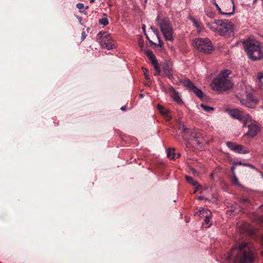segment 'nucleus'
Masks as SVG:
<instances>
[{"label": "nucleus", "mask_w": 263, "mask_h": 263, "mask_svg": "<svg viewBox=\"0 0 263 263\" xmlns=\"http://www.w3.org/2000/svg\"><path fill=\"white\" fill-rule=\"evenodd\" d=\"M228 259H234V263H253L257 259L253 245L249 242L242 243L233 248Z\"/></svg>", "instance_id": "1"}, {"label": "nucleus", "mask_w": 263, "mask_h": 263, "mask_svg": "<svg viewBox=\"0 0 263 263\" xmlns=\"http://www.w3.org/2000/svg\"><path fill=\"white\" fill-rule=\"evenodd\" d=\"M231 71L229 70L222 71L212 81L211 87L216 91H226L231 88L233 86L231 78L229 76Z\"/></svg>", "instance_id": "2"}, {"label": "nucleus", "mask_w": 263, "mask_h": 263, "mask_svg": "<svg viewBox=\"0 0 263 263\" xmlns=\"http://www.w3.org/2000/svg\"><path fill=\"white\" fill-rule=\"evenodd\" d=\"M244 48L252 61H258L263 58V51L260 43L255 40H248L243 42Z\"/></svg>", "instance_id": "3"}, {"label": "nucleus", "mask_w": 263, "mask_h": 263, "mask_svg": "<svg viewBox=\"0 0 263 263\" xmlns=\"http://www.w3.org/2000/svg\"><path fill=\"white\" fill-rule=\"evenodd\" d=\"M157 25L160 27V30L164 38L167 41L173 40V29L170 21L166 18H161L158 16L156 18Z\"/></svg>", "instance_id": "4"}, {"label": "nucleus", "mask_w": 263, "mask_h": 263, "mask_svg": "<svg viewBox=\"0 0 263 263\" xmlns=\"http://www.w3.org/2000/svg\"><path fill=\"white\" fill-rule=\"evenodd\" d=\"M193 44L195 48L205 53H210L213 50V46L208 38L195 39Z\"/></svg>", "instance_id": "5"}, {"label": "nucleus", "mask_w": 263, "mask_h": 263, "mask_svg": "<svg viewBox=\"0 0 263 263\" xmlns=\"http://www.w3.org/2000/svg\"><path fill=\"white\" fill-rule=\"evenodd\" d=\"M227 111L232 118L238 119V120L242 121L243 123L245 121L246 123L250 121V116L246 114L242 110L237 108H234L228 109Z\"/></svg>", "instance_id": "6"}, {"label": "nucleus", "mask_w": 263, "mask_h": 263, "mask_svg": "<svg viewBox=\"0 0 263 263\" xmlns=\"http://www.w3.org/2000/svg\"><path fill=\"white\" fill-rule=\"evenodd\" d=\"M234 30V25L229 20H221L218 33L220 35H230Z\"/></svg>", "instance_id": "7"}, {"label": "nucleus", "mask_w": 263, "mask_h": 263, "mask_svg": "<svg viewBox=\"0 0 263 263\" xmlns=\"http://www.w3.org/2000/svg\"><path fill=\"white\" fill-rule=\"evenodd\" d=\"M243 126L248 127L249 130L246 135L251 138L255 137L259 131V126L254 121L252 120L251 117L250 121H249L247 123L245 121L243 123Z\"/></svg>", "instance_id": "8"}, {"label": "nucleus", "mask_w": 263, "mask_h": 263, "mask_svg": "<svg viewBox=\"0 0 263 263\" xmlns=\"http://www.w3.org/2000/svg\"><path fill=\"white\" fill-rule=\"evenodd\" d=\"M183 85L189 90L192 91L198 97L202 98L203 96L202 91L197 88L189 79L183 80L182 82Z\"/></svg>", "instance_id": "9"}, {"label": "nucleus", "mask_w": 263, "mask_h": 263, "mask_svg": "<svg viewBox=\"0 0 263 263\" xmlns=\"http://www.w3.org/2000/svg\"><path fill=\"white\" fill-rule=\"evenodd\" d=\"M227 146L232 151L240 154H248L249 151L241 145L236 144L234 143L229 142L227 143Z\"/></svg>", "instance_id": "10"}, {"label": "nucleus", "mask_w": 263, "mask_h": 263, "mask_svg": "<svg viewBox=\"0 0 263 263\" xmlns=\"http://www.w3.org/2000/svg\"><path fill=\"white\" fill-rule=\"evenodd\" d=\"M145 53L146 55L148 57V58L151 60L154 69L155 70V75L159 74L160 72V69L159 68L158 63L157 62V59H156V57L153 52L151 50H146L145 51Z\"/></svg>", "instance_id": "11"}, {"label": "nucleus", "mask_w": 263, "mask_h": 263, "mask_svg": "<svg viewBox=\"0 0 263 263\" xmlns=\"http://www.w3.org/2000/svg\"><path fill=\"white\" fill-rule=\"evenodd\" d=\"M100 43L103 48H106L109 50L113 49L115 47L112 41L107 33L106 36L105 35L104 36H102V38L100 41Z\"/></svg>", "instance_id": "12"}, {"label": "nucleus", "mask_w": 263, "mask_h": 263, "mask_svg": "<svg viewBox=\"0 0 263 263\" xmlns=\"http://www.w3.org/2000/svg\"><path fill=\"white\" fill-rule=\"evenodd\" d=\"M204 134V132L199 129H195L192 133V137L195 143L198 145L203 142Z\"/></svg>", "instance_id": "13"}, {"label": "nucleus", "mask_w": 263, "mask_h": 263, "mask_svg": "<svg viewBox=\"0 0 263 263\" xmlns=\"http://www.w3.org/2000/svg\"><path fill=\"white\" fill-rule=\"evenodd\" d=\"M242 105L249 108H254L257 104V101L253 99L250 95H247V99L241 100Z\"/></svg>", "instance_id": "14"}, {"label": "nucleus", "mask_w": 263, "mask_h": 263, "mask_svg": "<svg viewBox=\"0 0 263 263\" xmlns=\"http://www.w3.org/2000/svg\"><path fill=\"white\" fill-rule=\"evenodd\" d=\"M185 179L186 181L189 183L192 184L193 186L195 187V190L194 192V193H195L198 191H200V193H203L204 192L207 191V189L202 190V187L200 185H199L198 182L194 180L192 177L188 176H186Z\"/></svg>", "instance_id": "15"}, {"label": "nucleus", "mask_w": 263, "mask_h": 263, "mask_svg": "<svg viewBox=\"0 0 263 263\" xmlns=\"http://www.w3.org/2000/svg\"><path fill=\"white\" fill-rule=\"evenodd\" d=\"M220 22H221V20H216L214 22L207 23L206 26L211 30L218 32Z\"/></svg>", "instance_id": "16"}, {"label": "nucleus", "mask_w": 263, "mask_h": 263, "mask_svg": "<svg viewBox=\"0 0 263 263\" xmlns=\"http://www.w3.org/2000/svg\"><path fill=\"white\" fill-rule=\"evenodd\" d=\"M170 95L173 98L174 101L178 104H181L182 101L180 98V95L177 92L175 89L173 87H171L170 89Z\"/></svg>", "instance_id": "17"}, {"label": "nucleus", "mask_w": 263, "mask_h": 263, "mask_svg": "<svg viewBox=\"0 0 263 263\" xmlns=\"http://www.w3.org/2000/svg\"><path fill=\"white\" fill-rule=\"evenodd\" d=\"M162 69L165 76L170 78L172 77V71L171 70L170 66L167 64H164V65H163L162 66Z\"/></svg>", "instance_id": "18"}, {"label": "nucleus", "mask_w": 263, "mask_h": 263, "mask_svg": "<svg viewBox=\"0 0 263 263\" xmlns=\"http://www.w3.org/2000/svg\"><path fill=\"white\" fill-rule=\"evenodd\" d=\"M158 109L161 114L165 117L166 120H170L171 119V116L169 115V111L167 109L164 108L160 105H158Z\"/></svg>", "instance_id": "19"}, {"label": "nucleus", "mask_w": 263, "mask_h": 263, "mask_svg": "<svg viewBox=\"0 0 263 263\" xmlns=\"http://www.w3.org/2000/svg\"><path fill=\"white\" fill-rule=\"evenodd\" d=\"M189 19L192 22L194 26L197 28L198 31L199 32H200L201 30V26L200 23L192 16H190Z\"/></svg>", "instance_id": "20"}, {"label": "nucleus", "mask_w": 263, "mask_h": 263, "mask_svg": "<svg viewBox=\"0 0 263 263\" xmlns=\"http://www.w3.org/2000/svg\"><path fill=\"white\" fill-rule=\"evenodd\" d=\"M196 214H197V213ZM198 214L200 217H205V215H212V213L208 209H202L199 211Z\"/></svg>", "instance_id": "21"}, {"label": "nucleus", "mask_w": 263, "mask_h": 263, "mask_svg": "<svg viewBox=\"0 0 263 263\" xmlns=\"http://www.w3.org/2000/svg\"><path fill=\"white\" fill-rule=\"evenodd\" d=\"M151 28L152 29V30H153V32L156 35V36H157V39L158 40V42H159L158 45L160 46H162V45H163V43H162V42L161 40L160 35L157 29H154V28H153L152 27H151Z\"/></svg>", "instance_id": "22"}, {"label": "nucleus", "mask_w": 263, "mask_h": 263, "mask_svg": "<svg viewBox=\"0 0 263 263\" xmlns=\"http://www.w3.org/2000/svg\"><path fill=\"white\" fill-rule=\"evenodd\" d=\"M215 5L216 7V8H217V9L218 10L219 12L221 13V14H224V15H232L233 13H234V7L232 8V10L231 12H222L221 10V8L219 7V6L218 5V4H217L216 3H215Z\"/></svg>", "instance_id": "23"}, {"label": "nucleus", "mask_w": 263, "mask_h": 263, "mask_svg": "<svg viewBox=\"0 0 263 263\" xmlns=\"http://www.w3.org/2000/svg\"><path fill=\"white\" fill-rule=\"evenodd\" d=\"M211 216H212V215H205L204 222L203 223V225L206 228H208L210 227Z\"/></svg>", "instance_id": "24"}, {"label": "nucleus", "mask_w": 263, "mask_h": 263, "mask_svg": "<svg viewBox=\"0 0 263 263\" xmlns=\"http://www.w3.org/2000/svg\"><path fill=\"white\" fill-rule=\"evenodd\" d=\"M104 17L100 18L99 20V23L100 24L103 25L104 26H107L108 24V21L107 18L106 17V14H104Z\"/></svg>", "instance_id": "25"}, {"label": "nucleus", "mask_w": 263, "mask_h": 263, "mask_svg": "<svg viewBox=\"0 0 263 263\" xmlns=\"http://www.w3.org/2000/svg\"><path fill=\"white\" fill-rule=\"evenodd\" d=\"M175 153L174 149H169L167 152V157L171 159H174L175 157Z\"/></svg>", "instance_id": "26"}, {"label": "nucleus", "mask_w": 263, "mask_h": 263, "mask_svg": "<svg viewBox=\"0 0 263 263\" xmlns=\"http://www.w3.org/2000/svg\"><path fill=\"white\" fill-rule=\"evenodd\" d=\"M221 170V169L219 166L216 167L213 172L211 175V178L212 179H214V176L218 175V174L220 172Z\"/></svg>", "instance_id": "27"}, {"label": "nucleus", "mask_w": 263, "mask_h": 263, "mask_svg": "<svg viewBox=\"0 0 263 263\" xmlns=\"http://www.w3.org/2000/svg\"><path fill=\"white\" fill-rule=\"evenodd\" d=\"M200 106L205 111H211L214 109L213 107L205 105L203 104H200Z\"/></svg>", "instance_id": "28"}, {"label": "nucleus", "mask_w": 263, "mask_h": 263, "mask_svg": "<svg viewBox=\"0 0 263 263\" xmlns=\"http://www.w3.org/2000/svg\"><path fill=\"white\" fill-rule=\"evenodd\" d=\"M258 79L261 84V86L263 87V73L259 72L258 74Z\"/></svg>", "instance_id": "29"}, {"label": "nucleus", "mask_w": 263, "mask_h": 263, "mask_svg": "<svg viewBox=\"0 0 263 263\" xmlns=\"http://www.w3.org/2000/svg\"><path fill=\"white\" fill-rule=\"evenodd\" d=\"M232 178H233V182L234 184L239 185V181H238V180L237 178L236 177L235 173H233V175H232Z\"/></svg>", "instance_id": "30"}, {"label": "nucleus", "mask_w": 263, "mask_h": 263, "mask_svg": "<svg viewBox=\"0 0 263 263\" xmlns=\"http://www.w3.org/2000/svg\"><path fill=\"white\" fill-rule=\"evenodd\" d=\"M179 129L182 130L183 132H186L187 130H188L185 127V125L183 123H180L179 124Z\"/></svg>", "instance_id": "31"}, {"label": "nucleus", "mask_w": 263, "mask_h": 263, "mask_svg": "<svg viewBox=\"0 0 263 263\" xmlns=\"http://www.w3.org/2000/svg\"><path fill=\"white\" fill-rule=\"evenodd\" d=\"M206 15L210 17V18H213L214 17V14L213 12H210V11H206L205 12Z\"/></svg>", "instance_id": "32"}, {"label": "nucleus", "mask_w": 263, "mask_h": 263, "mask_svg": "<svg viewBox=\"0 0 263 263\" xmlns=\"http://www.w3.org/2000/svg\"><path fill=\"white\" fill-rule=\"evenodd\" d=\"M76 7L78 9L81 10L84 8V5L82 3H78L77 4Z\"/></svg>", "instance_id": "33"}, {"label": "nucleus", "mask_w": 263, "mask_h": 263, "mask_svg": "<svg viewBox=\"0 0 263 263\" xmlns=\"http://www.w3.org/2000/svg\"><path fill=\"white\" fill-rule=\"evenodd\" d=\"M86 37V33L84 31L82 32V40H84Z\"/></svg>", "instance_id": "34"}, {"label": "nucleus", "mask_w": 263, "mask_h": 263, "mask_svg": "<svg viewBox=\"0 0 263 263\" xmlns=\"http://www.w3.org/2000/svg\"><path fill=\"white\" fill-rule=\"evenodd\" d=\"M244 163H242L241 162H234V165H243Z\"/></svg>", "instance_id": "35"}, {"label": "nucleus", "mask_w": 263, "mask_h": 263, "mask_svg": "<svg viewBox=\"0 0 263 263\" xmlns=\"http://www.w3.org/2000/svg\"><path fill=\"white\" fill-rule=\"evenodd\" d=\"M191 171L194 174V175H197L198 173L194 169V168H191Z\"/></svg>", "instance_id": "36"}, {"label": "nucleus", "mask_w": 263, "mask_h": 263, "mask_svg": "<svg viewBox=\"0 0 263 263\" xmlns=\"http://www.w3.org/2000/svg\"><path fill=\"white\" fill-rule=\"evenodd\" d=\"M243 165H245V166H249V167H250L251 168H255L254 166H253L252 165H251V164H250L249 163H244Z\"/></svg>", "instance_id": "37"}, {"label": "nucleus", "mask_w": 263, "mask_h": 263, "mask_svg": "<svg viewBox=\"0 0 263 263\" xmlns=\"http://www.w3.org/2000/svg\"><path fill=\"white\" fill-rule=\"evenodd\" d=\"M235 165H234V163H233V166L231 167V171L232 172V175H233V173H235V172H234V171H235Z\"/></svg>", "instance_id": "38"}, {"label": "nucleus", "mask_w": 263, "mask_h": 263, "mask_svg": "<svg viewBox=\"0 0 263 263\" xmlns=\"http://www.w3.org/2000/svg\"><path fill=\"white\" fill-rule=\"evenodd\" d=\"M205 199V198L204 197L201 196L197 197V199H198L199 200H202V199Z\"/></svg>", "instance_id": "39"}, {"label": "nucleus", "mask_w": 263, "mask_h": 263, "mask_svg": "<svg viewBox=\"0 0 263 263\" xmlns=\"http://www.w3.org/2000/svg\"><path fill=\"white\" fill-rule=\"evenodd\" d=\"M126 109V107L125 106H122L121 107V110L123 111H125Z\"/></svg>", "instance_id": "40"}, {"label": "nucleus", "mask_w": 263, "mask_h": 263, "mask_svg": "<svg viewBox=\"0 0 263 263\" xmlns=\"http://www.w3.org/2000/svg\"><path fill=\"white\" fill-rule=\"evenodd\" d=\"M143 70L144 74H145L146 72L148 71V70L145 68H143Z\"/></svg>", "instance_id": "41"}, {"label": "nucleus", "mask_w": 263, "mask_h": 263, "mask_svg": "<svg viewBox=\"0 0 263 263\" xmlns=\"http://www.w3.org/2000/svg\"><path fill=\"white\" fill-rule=\"evenodd\" d=\"M144 75H145V78L146 80H148L150 79L149 77L147 74H145Z\"/></svg>", "instance_id": "42"}, {"label": "nucleus", "mask_w": 263, "mask_h": 263, "mask_svg": "<svg viewBox=\"0 0 263 263\" xmlns=\"http://www.w3.org/2000/svg\"><path fill=\"white\" fill-rule=\"evenodd\" d=\"M240 201L242 202H246L248 201V199H242L240 200Z\"/></svg>", "instance_id": "43"}, {"label": "nucleus", "mask_w": 263, "mask_h": 263, "mask_svg": "<svg viewBox=\"0 0 263 263\" xmlns=\"http://www.w3.org/2000/svg\"><path fill=\"white\" fill-rule=\"evenodd\" d=\"M139 45H140V47L141 48V49H142V48H143V43H140V42H139Z\"/></svg>", "instance_id": "44"}, {"label": "nucleus", "mask_w": 263, "mask_h": 263, "mask_svg": "<svg viewBox=\"0 0 263 263\" xmlns=\"http://www.w3.org/2000/svg\"><path fill=\"white\" fill-rule=\"evenodd\" d=\"M231 2H232V4L233 5V7H234V0H231Z\"/></svg>", "instance_id": "45"}, {"label": "nucleus", "mask_w": 263, "mask_h": 263, "mask_svg": "<svg viewBox=\"0 0 263 263\" xmlns=\"http://www.w3.org/2000/svg\"><path fill=\"white\" fill-rule=\"evenodd\" d=\"M142 29H143V31H144L145 29V26L144 25H142Z\"/></svg>", "instance_id": "46"}, {"label": "nucleus", "mask_w": 263, "mask_h": 263, "mask_svg": "<svg viewBox=\"0 0 263 263\" xmlns=\"http://www.w3.org/2000/svg\"><path fill=\"white\" fill-rule=\"evenodd\" d=\"M89 1L91 3H93L95 2V0H89Z\"/></svg>", "instance_id": "47"}, {"label": "nucleus", "mask_w": 263, "mask_h": 263, "mask_svg": "<svg viewBox=\"0 0 263 263\" xmlns=\"http://www.w3.org/2000/svg\"><path fill=\"white\" fill-rule=\"evenodd\" d=\"M79 21L81 22L82 21V18L81 17H79Z\"/></svg>", "instance_id": "48"}, {"label": "nucleus", "mask_w": 263, "mask_h": 263, "mask_svg": "<svg viewBox=\"0 0 263 263\" xmlns=\"http://www.w3.org/2000/svg\"><path fill=\"white\" fill-rule=\"evenodd\" d=\"M260 222L263 223V218L260 219Z\"/></svg>", "instance_id": "49"}, {"label": "nucleus", "mask_w": 263, "mask_h": 263, "mask_svg": "<svg viewBox=\"0 0 263 263\" xmlns=\"http://www.w3.org/2000/svg\"><path fill=\"white\" fill-rule=\"evenodd\" d=\"M177 155H178V157H180V154H178Z\"/></svg>", "instance_id": "50"}]
</instances>
